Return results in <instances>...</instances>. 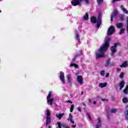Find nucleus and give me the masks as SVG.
Segmentation results:
<instances>
[{
	"instance_id": "obj_1",
	"label": "nucleus",
	"mask_w": 128,
	"mask_h": 128,
	"mask_svg": "<svg viewBox=\"0 0 128 128\" xmlns=\"http://www.w3.org/2000/svg\"><path fill=\"white\" fill-rule=\"evenodd\" d=\"M112 40V38H108L105 40V43L100 48L96 50L95 52V55L96 56V58H105L106 54H104V52L108 50V46H110V42Z\"/></svg>"
},
{
	"instance_id": "obj_2",
	"label": "nucleus",
	"mask_w": 128,
	"mask_h": 128,
	"mask_svg": "<svg viewBox=\"0 0 128 128\" xmlns=\"http://www.w3.org/2000/svg\"><path fill=\"white\" fill-rule=\"evenodd\" d=\"M90 20L94 24H96V26L98 28H100V24H102V14L99 13L97 19L95 16H92L90 18Z\"/></svg>"
},
{
	"instance_id": "obj_3",
	"label": "nucleus",
	"mask_w": 128,
	"mask_h": 128,
	"mask_svg": "<svg viewBox=\"0 0 128 128\" xmlns=\"http://www.w3.org/2000/svg\"><path fill=\"white\" fill-rule=\"evenodd\" d=\"M46 126H48L52 122V118H50V110H46Z\"/></svg>"
},
{
	"instance_id": "obj_4",
	"label": "nucleus",
	"mask_w": 128,
	"mask_h": 128,
	"mask_svg": "<svg viewBox=\"0 0 128 128\" xmlns=\"http://www.w3.org/2000/svg\"><path fill=\"white\" fill-rule=\"evenodd\" d=\"M52 92H49L48 96H47V102L48 104H50V106H52L54 104V98H52Z\"/></svg>"
},
{
	"instance_id": "obj_5",
	"label": "nucleus",
	"mask_w": 128,
	"mask_h": 128,
	"mask_svg": "<svg viewBox=\"0 0 128 128\" xmlns=\"http://www.w3.org/2000/svg\"><path fill=\"white\" fill-rule=\"evenodd\" d=\"M77 82H78L80 86L84 84V78L81 75H79L77 76Z\"/></svg>"
},
{
	"instance_id": "obj_6",
	"label": "nucleus",
	"mask_w": 128,
	"mask_h": 128,
	"mask_svg": "<svg viewBox=\"0 0 128 128\" xmlns=\"http://www.w3.org/2000/svg\"><path fill=\"white\" fill-rule=\"evenodd\" d=\"M118 46V43H116L114 44L113 46H112L110 50H111V56H112L114 54H116V46Z\"/></svg>"
},
{
	"instance_id": "obj_7",
	"label": "nucleus",
	"mask_w": 128,
	"mask_h": 128,
	"mask_svg": "<svg viewBox=\"0 0 128 128\" xmlns=\"http://www.w3.org/2000/svg\"><path fill=\"white\" fill-rule=\"evenodd\" d=\"M60 78L63 84H66V79L64 78V74L62 72H60Z\"/></svg>"
},
{
	"instance_id": "obj_8",
	"label": "nucleus",
	"mask_w": 128,
	"mask_h": 128,
	"mask_svg": "<svg viewBox=\"0 0 128 128\" xmlns=\"http://www.w3.org/2000/svg\"><path fill=\"white\" fill-rule=\"evenodd\" d=\"M116 30H114V26H111L108 30L107 34L108 36H112V34H114V31Z\"/></svg>"
},
{
	"instance_id": "obj_9",
	"label": "nucleus",
	"mask_w": 128,
	"mask_h": 128,
	"mask_svg": "<svg viewBox=\"0 0 128 128\" xmlns=\"http://www.w3.org/2000/svg\"><path fill=\"white\" fill-rule=\"evenodd\" d=\"M80 0H73L72 1L71 4L74 6H80Z\"/></svg>"
},
{
	"instance_id": "obj_10",
	"label": "nucleus",
	"mask_w": 128,
	"mask_h": 128,
	"mask_svg": "<svg viewBox=\"0 0 128 128\" xmlns=\"http://www.w3.org/2000/svg\"><path fill=\"white\" fill-rule=\"evenodd\" d=\"M75 34H76L75 37H74L75 40H78L79 44H80V34H78V31L76 30Z\"/></svg>"
},
{
	"instance_id": "obj_11",
	"label": "nucleus",
	"mask_w": 128,
	"mask_h": 128,
	"mask_svg": "<svg viewBox=\"0 0 128 128\" xmlns=\"http://www.w3.org/2000/svg\"><path fill=\"white\" fill-rule=\"evenodd\" d=\"M118 14V10H114V11L112 14V16L110 19L111 22H112V18H116Z\"/></svg>"
},
{
	"instance_id": "obj_12",
	"label": "nucleus",
	"mask_w": 128,
	"mask_h": 128,
	"mask_svg": "<svg viewBox=\"0 0 128 128\" xmlns=\"http://www.w3.org/2000/svg\"><path fill=\"white\" fill-rule=\"evenodd\" d=\"M102 128V120H100V118H98V122L96 125V128Z\"/></svg>"
},
{
	"instance_id": "obj_13",
	"label": "nucleus",
	"mask_w": 128,
	"mask_h": 128,
	"mask_svg": "<svg viewBox=\"0 0 128 128\" xmlns=\"http://www.w3.org/2000/svg\"><path fill=\"white\" fill-rule=\"evenodd\" d=\"M126 82H124V81L122 80L119 83V86H120V90H122V88H124V84Z\"/></svg>"
},
{
	"instance_id": "obj_14",
	"label": "nucleus",
	"mask_w": 128,
	"mask_h": 128,
	"mask_svg": "<svg viewBox=\"0 0 128 128\" xmlns=\"http://www.w3.org/2000/svg\"><path fill=\"white\" fill-rule=\"evenodd\" d=\"M108 86V83L104 82V83H100L98 84L99 88H106Z\"/></svg>"
},
{
	"instance_id": "obj_15",
	"label": "nucleus",
	"mask_w": 128,
	"mask_h": 128,
	"mask_svg": "<svg viewBox=\"0 0 128 128\" xmlns=\"http://www.w3.org/2000/svg\"><path fill=\"white\" fill-rule=\"evenodd\" d=\"M64 116V114L62 113V114H56V117L58 118V120H62V116Z\"/></svg>"
},
{
	"instance_id": "obj_16",
	"label": "nucleus",
	"mask_w": 128,
	"mask_h": 128,
	"mask_svg": "<svg viewBox=\"0 0 128 128\" xmlns=\"http://www.w3.org/2000/svg\"><path fill=\"white\" fill-rule=\"evenodd\" d=\"M128 61L124 62L120 66V68H126L128 66Z\"/></svg>"
},
{
	"instance_id": "obj_17",
	"label": "nucleus",
	"mask_w": 128,
	"mask_h": 128,
	"mask_svg": "<svg viewBox=\"0 0 128 128\" xmlns=\"http://www.w3.org/2000/svg\"><path fill=\"white\" fill-rule=\"evenodd\" d=\"M68 120H70L72 124H74V121L72 120V116L71 114H69V118H68Z\"/></svg>"
},
{
	"instance_id": "obj_18",
	"label": "nucleus",
	"mask_w": 128,
	"mask_h": 128,
	"mask_svg": "<svg viewBox=\"0 0 128 128\" xmlns=\"http://www.w3.org/2000/svg\"><path fill=\"white\" fill-rule=\"evenodd\" d=\"M120 8L124 12V14H128V10H126V8H124V6L122 5L120 6Z\"/></svg>"
},
{
	"instance_id": "obj_19",
	"label": "nucleus",
	"mask_w": 128,
	"mask_h": 128,
	"mask_svg": "<svg viewBox=\"0 0 128 128\" xmlns=\"http://www.w3.org/2000/svg\"><path fill=\"white\" fill-rule=\"evenodd\" d=\"M83 20H88V13H86L83 16Z\"/></svg>"
},
{
	"instance_id": "obj_20",
	"label": "nucleus",
	"mask_w": 128,
	"mask_h": 128,
	"mask_svg": "<svg viewBox=\"0 0 128 128\" xmlns=\"http://www.w3.org/2000/svg\"><path fill=\"white\" fill-rule=\"evenodd\" d=\"M122 92L125 94H128V85L126 86V88L122 90Z\"/></svg>"
},
{
	"instance_id": "obj_21",
	"label": "nucleus",
	"mask_w": 128,
	"mask_h": 128,
	"mask_svg": "<svg viewBox=\"0 0 128 128\" xmlns=\"http://www.w3.org/2000/svg\"><path fill=\"white\" fill-rule=\"evenodd\" d=\"M110 64V59H108L106 60V64H104V66L107 68V66H108Z\"/></svg>"
},
{
	"instance_id": "obj_22",
	"label": "nucleus",
	"mask_w": 128,
	"mask_h": 128,
	"mask_svg": "<svg viewBox=\"0 0 128 128\" xmlns=\"http://www.w3.org/2000/svg\"><path fill=\"white\" fill-rule=\"evenodd\" d=\"M122 102L124 104H128V98L126 97H124L122 98Z\"/></svg>"
},
{
	"instance_id": "obj_23",
	"label": "nucleus",
	"mask_w": 128,
	"mask_h": 128,
	"mask_svg": "<svg viewBox=\"0 0 128 128\" xmlns=\"http://www.w3.org/2000/svg\"><path fill=\"white\" fill-rule=\"evenodd\" d=\"M67 78L69 82H72V77H70V76L68 75Z\"/></svg>"
},
{
	"instance_id": "obj_24",
	"label": "nucleus",
	"mask_w": 128,
	"mask_h": 128,
	"mask_svg": "<svg viewBox=\"0 0 128 128\" xmlns=\"http://www.w3.org/2000/svg\"><path fill=\"white\" fill-rule=\"evenodd\" d=\"M117 28H122V23H118L116 24Z\"/></svg>"
},
{
	"instance_id": "obj_25",
	"label": "nucleus",
	"mask_w": 128,
	"mask_h": 128,
	"mask_svg": "<svg viewBox=\"0 0 128 128\" xmlns=\"http://www.w3.org/2000/svg\"><path fill=\"white\" fill-rule=\"evenodd\" d=\"M70 66H74L76 68H78V66L76 64H72L70 65Z\"/></svg>"
},
{
	"instance_id": "obj_26",
	"label": "nucleus",
	"mask_w": 128,
	"mask_h": 128,
	"mask_svg": "<svg viewBox=\"0 0 128 128\" xmlns=\"http://www.w3.org/2000/svg\"><path fill=\"white\" fill-rule=\"evenodd\" d=\"M98 6H100L102 4V2H104V0H97Z\"/></svg>"
},
{
	"instance_id": "obj_27",
	"label": "nucleus",
	"mask_w": 128,
	"mask_h": 128,
	"mask_svg": "<svg viewBox=\"0 0 128 128\" xmlns=\"http://www.w3.org/2000/svg\"><path fill=\"white\" fill-rule=\"evenodd\" d=\"M104 74H106L104 70H102L100 72V74L102 76H104Z\"/></svg>"
},
{
	"instance_id": "obj_28",
	"label": "nucleus",
	"mask_w": 128,
	"mask_h": 128,
	"mask_svg": "<svg viewBox=\"0 0 128 128\" xmlns=\"http://www.w3.org/2000/svg\"><path fill=\"white\" fill-rule=\"evenodd\" d=\"M74 106L73 104H72L70 107V112H72L74 111Z\"/></svg>"
},
{
	"instance_id": "obj_29",
	"label": "nucleus",
	"mask_w": 128,
	"mask_h": 128,
	"mask_svg": "<svg viewBox=\"0 0 128 128\" xmlns=\"http://www.w3.org/2000/svg\"><path fill=\"white\" fill-rule=\"evenodd\" d=\"M124 72H121L120 75V78H124Z\"/></svg>"
},
{
	"instance_id": "obj_30",
	"label": "nucleus",
	"mask_w": 128,
	"mask_h": 128,
	"mask_svg": "<svg viewBox=\"0 0 128 128\" xmlns=\"http://www.w3.org/2000/svg\"><path fill=\"white\" fill-rule=\"evenodd\" d=\"M56 128H62V124H60V122H58V126L56 127Z\"/></svg>"
},
{
	"instance_id": "obj_31",
	"label": "nucleus",
	"mask_w": 128,
	"mask_h": 128,
	"mask_svg": "<svg viewBox=\"0 0 128 128\" xmlns=\"http://www.w3.org/2000/svg\"><path fill=\"white\" fill-rule=\"evenodd\" d=\"M80 2H85L86 4H89L90 0H80Z\"/></svg>"
},
{
	"instance_id": "obj_32",
	"label": "nucleus",
	"mask_w": 128,
	"mask_h": 128,
	"mask_svg": "<svg viewBox=\"0 0 128 128\" xmlns=\"http://www.w3.org/2000/svg\"><path fill=\"white\" fill-rule=\"evenodd\" d=\"M120 18L121 20H124V16L121 15L120 16Z\"/></svg>"
},
{
	"instance_id": "obj_33",
	"label": "nucleus",
	"mask_w": 128,
	"mask_h": 128,
	"mask_svg": "<svg viewBox=\"0 0 128 128\" xmlns=\"http://www.w3.org/2000/svg\"><path fill=\"white\" fill-rule=\"evenodd\" d=\"M116 109H112L111 110H110V112H112V114H114V112H116Z\"/></svg>"
},
{
	"instance_id": "obj_34",
	"label": "nucleus",
	"mask_w": 128,
	"mask_h": 128,
	"mask_svg": "<svg viewBox=\"0 0 128 128\" xmlns=\"http://www.w3.org/2000/svg\"><path fill=\"white\" fill-rule=\"evenodd\" d=\"M124 34V29L121 30L120 34Z\"/></svg>"
},
{
	"instance_id": "obj_35",
	"label": "nucleus",
	"mask_w": 128,
	"mask_h": 128,
	"mask_svg": "<svg viewBox=\"0 0 128 128\" xmlns=\"http://www.w3.org/2000/svg\"><path fill=\"white\" fill-rule=\"evenodd\" d=\"M116 72H122V70H120V68H116Z\"/></svg>"
},
{
	"instance_id": "obj_36",
	"label": "nucleus",
	"mask_w": 128,
	"mask_h": 128,
	"mask_svg": "<svg viewBox=\"0 0 128 128\" xmlns=\"http://www.w3.org/2000/svg\"><path fill=\"white\" fill-rule=\"evenodd\" d=\"M87 116H88V118L92 120V118L90 117V114L88 113Z\"/></svg>"
},
{
	"instance_id": "obj_37",
	"label": "nucleus",
	"mask_w": 128,
	"mask_h": 128,
	"mask_svg": "<svg viewBox=\"0 0 128 128\" xmlns=\"http://www.w3.org/2000/svg\"><path fill=\"white\" fill-rule=\"evenodd\" d=\"M66 102H68V104H72V102L71 100H68L67 101H66Z\"/></svg>"
},
{
	"instance_id": "obj_38",
	"label": "nucleus",
	"mask_w": 128,
	"mask_h": 128,
	"mask_svg": "<svg viewBox=\"0 0 128 128\" xmlns=\"http://www.w3.org/2000/svg\"><path fill=\"white\" fill-rule=\"evenodd\" d=\"M102 102H104V100L106 102H108V100L106 99H102Z\"/></svg>"
},
{
	"instance_id": "obj_39",
	"label": "nucleus",
	"mask_w": 128,
	"mask_h": 128,
	"mask_svg": "<svg viewBox=\"0 0 128 128\" xmlns=\"http://www.w3.org/2000/svg\"><path fill=\"white\" fill-rule=\"evenodd\" d=\"M78 112H82V109L80 108V107H78Z\"/></svg>"
},
{
	"instance_id": "obj_40",
	"label": "nucleus",
	"mask_w": 128,
	"mask_h": 128,
	"mask_svg": "<svg viewBox=\"0 0 128 128\" xmlns=\"http://www.w3.org/2000/svg\"><path fill=\"white\" fill-rule=\"evenodd\" d=\"M108 76H110V73H107L106 74V78H108Z\"/></svg>"
},
{
	"instance_id": "obj_41",
	"label": "nucleus",
	"mask_w": 128,
	"mask_h": 128,
	"mask_svg": "<svg viewBox=\"0 0 128 128\" xmlns=\"http://www.w3.org/2000/svg\"><path fill=\"white\" fill-rule=\"evenodd\" d=\"M120 0H113L112 2H120Z\"/></svg>"
},
{
	"instance_id": "obj_42",
	"label": "nucleus",
	"mask_w": 128,
	"mask_h": 128,
	"mask_svg": "<svg viewBox=\"0 0 128 128\" xmlns=\"http://www.w3.org/2000/svg\"><path fill=\"white\" fill-rule=\"evenodd\" d=\"M126 24L128 25V16H127V17L126 18Z\"/></svg>"
},
{
	"instance_id": "obj_43",
	"label": "nucleus",
	"mask_w": 128,
	"mask_h": 128,
	"mask_svg": "<svg viewBox=\"0 0 128 128\" xmlns=\"http://www.w3.org/2000/svg\"><path fill=\"white\" fill-rule=\"evenodd\" d=\"M88 100L90 102H92V100L90 99V98H88Z\"/></svg>"
},
{
	"instance_id": "obj_44",
	"label": "nucleus",
	"mask_w": 128,
	"mask_h": 128,
	"mask_svg": "<svg viewBox=\"0 0 128 128\" xmlns=\"http://www.w3.org/2000/svg\"><path fill=\"white\" fill-rule=\"evenodd\" d=\"M93 104H96V101H94L93 102Z\"/></svg>"
},
{
	"instance_id": "obj_45",
	"label": "nucleus",
	"mask_w": 128,
	"mask_h": 128,
	"mask_svg": "<svg viewBox=\"0 0 128 128\" xmlns=\"http://www.w3.org/2000/svg\"><path fill=\"white\" fill-rule=\"evenodd\" d=\"M76 125H72V128H76Z\"/></svg>"
},
{
	"instance_id": "obj_46",
	"label": "nucleus",
	"mask_w": 128,
	"mask_h": 128,
	"mask_svg": "<svg viewBox=\"0 0 128 128\" xmlns=\"http://www.w3.org/2000/svg\"><path fill=\"white\" fill-rule=\"evenodd\" d=\"M82 104H83V105L84 106H85V108H86V103L83 102V103H82Z\"/></svg>"
},
{
	"instance_id": "obj_47",
	"label": "nucleus",
	"mask_w": 128,
	"mask_h": 128,
	"mask_svg": "<svg viewBox=\"0 0 128 128\" xmlns=\"http://www.w3.org/2000/svg\"><path fill=\"white\" fill-rule=\"evenodd\" d=\"M62 126H66V124H62Z\"/></svg>"
},
{
	"instance_id": "obj_48",
	"label": "nucleus",
	"mask_w": 128,
	"mask_h": 128,
	"mask_svg": "<svg viewBox=\"0 0 128 128\" xmlns=\"http://www.w3.org/2000/svg\"><path fill=\"white\" fill-rule=\"evenodd\" d=\"M66 128H70V127L66 126Z\"/></svg>"
},
{
	"instance_id": "obj_49",
	"label": "nucleus",
	"mask_w": 128,
	"mask_h": 128,
	"mask_svg": "<svg viewBox=\"0 0 128 128\" xmlns=\"http://www.w3.org/2000/svg\"><path fill=\"white\" fill-rule=\"evenodd\" d=\"M0 12H2V10H0Z\"/></svg>"
},
{
	"instance_id": "obj_50",
	"label": "nucleus",
	"mask_w": 128,
	"mask_h": 128,
	"mask_svg": "<svg viewBox=\"0 0 128 128\" xmlns=\"http://www.w3.org/2000/svg\"><path fill=\"white\" fill-rule=\"evenodd\" d=\"M84 108V110H85V108Z\"/></svg>"
},
{
	"instance_id": "obj_51",
	"label": "nucleus",
	"mask_w": 128,
	"mask_h": 128,
	"mask_svg": "<svg viewBox=\"0 0 128 128\" xmlns=\"http://www.w3.org/2000/svg\"><path fill=\"white\" fill-rule=\"evenodd\" d=\"M128 128V126H127V128Z\"/></svg>"
}]
</instances>
